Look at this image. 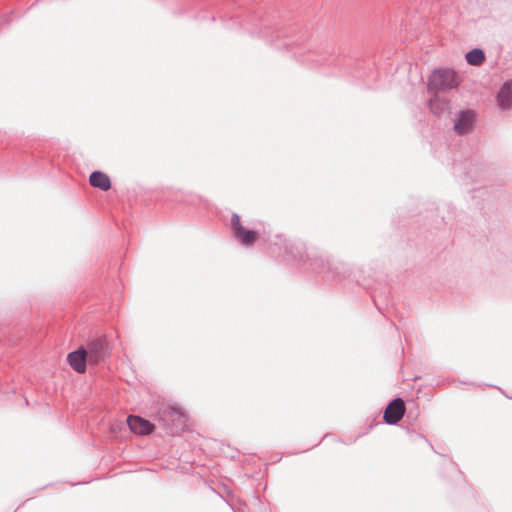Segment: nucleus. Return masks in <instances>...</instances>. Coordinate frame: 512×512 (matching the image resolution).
<instances>
[{"label":"nucleus","instance_id":"nucleus-1","mask_svg":"<svg viewBox=\"0 0 512 512\" xmlns=\"http://www.w3.org/2000/svg\"><path fill=\"white\" fill-rule=\"evenodd\" d=\"M269 250L272 255L281 257L286 262L298 263L315 273L323 274L325 280L341 281L350 276V269L342 262H330L316 249H308L301 240L287 239L276 235L270 243Z\"/></svg>","mask_w":512,"mask_h":512},{"label":"nucleus","instance_id":"nucleus-2","mask_svg":"<svg viewBox=\"0 0 512 512\" xmlns=\"http://www.w3.org/2000/svg\"><path fill=\"white\" fill-rule=\"evenodd\" d=\"M158 421L162 424L166 434H178L186 426L188 416L179 406H167L159 412Z\"/></svg>","mask_w":512,"mask_h":512},{"label":"nucleus","instance_id":"nucleus-3","mask_svg":"<svg viewBox=\"0 0 512 512\" xmlns=\"http://www.w3.org/2000/svg\"><path fill=\"white\" fill-rule=\"evenodd\" d=\"M458 86V77L455 70L450 68H436L428 78L427 90L429 93L438 94L439 91H447Z\"/></svg>","mask_w":512,"mask_h":512},{"label":"nucleus","instance_id":"nucleus-4","mask_svg":"<svg viewBox=\"0 0 512 512\" xmlns=\"http://www.w3.org/2000/svg\"><path fill=\"white\" fill-rule=\"evenodd\" d=\"M231 233L233 238L243 247L250 248L254 246L260 237V232L256 229H248L241 223V217L238 213L231 216Z\"/></svg>","mask_w":512,"mask_h":512},{"label":"nucleus","instance_id":"nucleus-5","mask_svg":"<svg viewBox=\"0 0 512 512\" xmlns=\"http://www.w3.org/2000/svg\"><path fill=\"white\" fill-rule=\"evenodd\" d=\"M453 171L463 184L468 185L478 181L479 177L484 172V168L482 165L470 159L466 160L464 163L454 161Z\"/></svg>","mask_w":512,"mask_h":512},{"label":"nucleus","instance_id":"nucleus-6","mask_svg":"<svg viewBox=\"0 0 512 512\" xmlns=\"http://www.w3.org/2000/svg\"><path fill=\"white\" fill-rule=\"evenodd\" d=\"M86 347L88 362L91 365H98L110 356V347L105 337H97L90 340Z\"/></svg>","mask_w":512,"mask_h":512},{"label":"nucleus","instance_id":"nucleus-7","mask_svg":"<svg viewBox=\"0 0 512 512\" xmlns=\"http://www.w3.org/2000/svg\"><path fill=\"white\" fill-rule=\"evenodd\" d=\"M476 113L471 109H463L456 113L453 129L458 135L470 133L475 126Z\"/></svg>","mask_w":512,"mask_h":512},{"label":"nucleus","instance_id":"nucleus-8","mask_svg":"<svg viewBox=\"0 0 512 512\" xmlns=\"http://www.w3.org/2000/svg\"><path fill=\"white\" fill-rule=\"evenodd\" d=\"M405 411V403L402 398L396 397L392 399L384 410V422L388 425H396L403 418Z\"/></svg>","mask_w":512,"mask_h":512},{"label":"nucleus","instance_id":"nucleus-9","mask_svg":"<svg viewBox=\"0 0 512 512\" xmlns=\"http://www.w3.org/2000/svg\"><path fill=\"white\" fill-rule=\"evenodd\" d=\"M84 345L67 354V363L77 373H84L87 369L88 355Z\"/></svg>","mask_w":512,"mask_h":512},{"label":"nucleus","instance_id":"nucleus-10","mask_svg":"<svg viewBox=\"0 0 512 512\" xmlns=\"http://www.w3.org/2000/svg\"><path fill=\"white\" fill-rule=\"evenodd\" d=\"M126 421L131 432L142 436L152 434L156 427L150 420L138 415H129Z\"/></svg>","mask_w":512,"mask_h":512},{"label":"nucleus","instance_id":"nucleus-11","mask_svg":"<svg viewBox=\"0 0 512 512\" xmlns=\"http://www.w3.org/2000/svg\"><path fill=\"white\" fill-rule=\"evenodd\" d=\"M429 109L438 118L449 117L452 114L450 100L438 94L433 95L428 102Z\"/></svg>","mask_w":512,"mask_h":512},{"label":"nucleus","instance_id":"nucleus-12","mask_svg":"<svg viewBox=\"0 0 512 512\" xmlns=\"http://www.w3.org/2000/svg\"><path fill=\"white\" fill-rule=\"evenodd\" d=\"M496 102L502 111L512 109V78L501 85L496 94Z\"/></svg>","mask_w":512,"mask_h":512},{"label":"nucleus","instance_id":"nucleus-13","mask_svg":"<svg viewBox=\"0 0 512 512\" xmlns=\"http://www.w3.org/2000/svg\"><path fill=\"white\" fill-rule=\"evenodd\" d=\"M89 183L92 187L102 191H108L112 187L110 177L100 170H95L90 174Z\"/></svg>","mask_w":512,"mask_h":512},{"label":"nucleus","instance_id":"nucleus-14","mask_svg":"<svg viewBox=\"0 0 512 512\" xmlns=\"http://www.w3.org/2000/svg\"><path fill=\"white\" fill-rule=\"evenodd\" d=\"M485 59V52L481 48H472L465 54V60L471 66H480Z\"/></svg>","mask_w":512,"mask_h":512},{"label":"nucleus","instance_id":"nucleus-15","mask_svg":"<svg viewBox=\"0 0 512 512\" xmlns=\"http://www.w3.org/2000/svg\"><path fill=\"white\" fill-rule=\"evenodd\" d=\"M307 60L315 63L316 65H338L339 59L332 55H315L311 53Z\"/></svg>","mask_w":512,"mask_h":512},{"label":"nucleus","instance_id":"nucleus-16","mask_svg":"<svg viewBox=\"0 0 512 512\" xmlns=\"http://www.w3.org/2000/svg\"><path fill=\"white\" fill-rule=\"evenodd\" d=\"M261 37H264V38H271L272 40L274 38L276 39H280L282 37H286V34L284 33V31L278 27L276 28H272V27H264V29H260L259 31Z\"/></svg>","mask_w":512,"mask_h":512},{"label":"nucleus","instance_id":"nucleus-17","mask_svg":"<svg viewBox=\"0 0 512 512\" xmlns=\"http://www.w3.org/2000/svg\"><path fill=\"white\" fill-rule=\"evenodd\" d=\"M372 300L374 302V305L375 307L377 308V310L381 313V314H384V309L385 307H387L388 303L386 302L387 301V296L380 292V293H377L376 291L372 294Z\"/></svg>","mask_w":512,"mask_h":512},{"label":"nucleus","instance_id":"nucleus-18","mask_svg":"<svg viewBox=\"0 0 512 512\" xmlns=\"http://www.w3.org/2000/svg\"><path fill=\"white\" fill-rule=\"evenodd\" d=\"M446 207L448 209V215L442 216V221L444 223H448L452 220V214L454 213V207L451 204H446Z\"/></svg>","mask_w":512,"mask_h":512},{"label":"nucleus","instance_id":"nucleus-19","mask_svg":"<svg viewBox=\"0 0 512 512\" xmlns=\"http://www.w3.org/2000/svg\"><path fill=\"white\" fill-rule=\"evenodd\" d=\"M410 439L411 441L415 442L417 441L418 439H423L428 445L431 446V448L433 449V446L431 445V443L429 442V440L422 434L420 433H411V436H410Z\"/></svg>","mask_w":512,"mask_h":512},{"label":"nucleus","instance_id":"nucleus-20","mask_svg":"<svg viewBox=\"0 0 512 512\" xmlns=\"http://www.w3.org/2000/svg\"><path fill=\"white\" fill-rule=\"evenodd\" d=\"M10 21V16L2 15L0 16V25L8 24Z\"/></svg>","mask_w":512,"mask_h":512},{"label":"nucleus","instance_id":"nucleus-21","mask_svg":"<svg viewBox=\"0 0 512 512\" xmlns=\"http://www.w3.org/2000/svg\"><path fill=\"white\" fill-rule=\"evenodd\" d=\"M294 45V42L291 41V42H284L283 43V46L287 49V50H292V46Z\"/></svg>","mask_w":512,"mask_h":512},{"label":"nucleus","instance_id":"nucleus-22","mask_svg":"<svg viewBox=\"0 0 512 512\" xmlns=\"http://www.w3.org/2000/svg\"><path fill=\"white\" fill-rule=\"evenodd\" d=\"M329 436H330V434H325V436L322 438V440Z\"/></svg>","mask_w":512,"mask_h":512},{"label":"nucleus","instance_id":"nucleus-23","mask_svg":"<svg viewBox=\"0 0 512 512\" xmlns=\"http://www.w3.org/2000/svg\"><path fill=\"white\" fill-rule=\"evenodd\" d=\"M358 437H359V436L355 437V438H354V440H353V442L357 441V438H358ZM350 443H352V441H351Z\"/></svg>","mask_w":512,"mask_h":512}]
</instances>
